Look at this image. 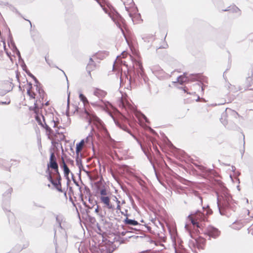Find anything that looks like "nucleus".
Here are the masks:
<instances>
[{
    "mask_svg": "<svg viewBox=\"0 0 253 253\" xmlns=\"http://www.w3.org/2000/svg\"><path fill=\"white\" fill-rule=\"evenodd\" d=\"M27 93L30 99H35L34 106L30 107V110L34 112L35 118L39 125L45 129V134L53 143L64 140L65 138L64 128L59 126V123L54 119V115L49 113L43 116L40 114L39 103L43 104V100L46 97L44 91L37 85L28 84Z\"/></svg>",
    "mask_w": 253,
    "mask_h": 253,
    "instance_id": "f257e3e1",
    "label": "nucleus"
},
{
    "mask_svg": "<svg viewBox=\"0 0 253 253\" xmlns=\"http://www.w3.org/2000/svg\"><path fill=\"white\" fill-rule=\"evenodd\" d=\"M47 170L50 169L54 170L55 173L53 176L51 173L48 176V179L54 185L55 188L59 192H62L61 186V177L58 169V165L54 152H51L50 155L49 161L47 165Z\"/></svg>",
    "mask_w": 253,
    "mask_h": 253,
    "instance_id": "f03ea898",
    "label": "nucleus"
},
{
    "mask_svg": "<svg viewBox=\"0 0 253 253\" xmlns=\"http://www.w3.org/2000/svg\"><path fill=\"white\" fill-rule=\"evenodd\" d=\"M97 189L100 195V200L101 202L104 205L105 208L108 209H113L114 207L111 203L110 198L107 196V192L105 187L97 186Z\"/></svg>",
    "mask_w": 253,
    "mask_h": 253,
    "instance_id": "7ed1b4c3",
    "label": "nucleus"
},
{
    "mask_svg": "<svg viewBox=\"0 0 253 253\" xmlns=\"http://www.w3.org/2000/svg\"><path fill=\"white\" fill-rule=\"evenodd\" d=\"M101 6L103 7V9L105 13H108L109 16L111 18L112 20L118 25V26L121 28L122 31L123 32V30L122 27H121V24L124 25V19H123L121 16L119 14L118 12L114 11H109V10L103 7L102 5L101 4Z\"/></svg>",
    "mask_w": 253,
    "mask_h": 253,
    "instance_id": "20e7f679",
    "label": "nucleus"
},
{
    "mask_svg": "<svg viewBox=\"0 0 253 253\" xmlns=\"http://www.w3.org/2000/svg\"><path fill=\"white\" fill-rule=\"evenodd\" d=\"M205 214V213L198 211L195 213L189 215L188 218L193 225L200 227V223L207 220V217Z\"/></svg>",
    "mask_w": 253,
    "mask_h": 253,
    "instance_id": "39448f33",
    "label": "nucleus"
},
{
    "mask_svg": "<svg viewBox=\"0 0 253 253\" xmlns=\"http://www.w3.org/2000/svg\"><path fill=\"white\" fill-rule=\"evenodd\" d=\"M93 94L102 101L107 96V92L99 87H94L93 89Z\"/></svg>",
    "mask_w": 253,
    "mask_h": 253,
    "instance_id": "423d86ee",
    "label": "nucleus"
},
{
    "mask_svg": "<svg viewBox=\"0 0 253 253\" xmlns=\"http://www.w3.org/2000/svg\"><path fill=\"white\" fill-rule=\"evenodd\" d=\"M220 233V231L217 228L209 226L207 229L206 234L210 237L216 238L219 236Z\"/></svg>",
    "mask_w": 253,
    "mask_h": 253,
    "instance_id": "0eeeda50",
    "label": "nucleus"
},
{
    "mask_svg": "<svg viewBox=\"0 0 253 253\" xmlns=\"http://www.w3.org/2000/svg\"><path fill=\"white\" fill-rule=\"evenodd\" d=\"M84 144L85 141L84 139L76 144V153L78 157L80 155H81V152L84 146Z\"/></svg>",
    "mask_w": 253,
    "mask_h": 253,
    "instance_id": "6e6552de",
    "label": "nucleus"
},
{
    "mask_svg": "<svg viewBox=\"0 0 253 253\" xmlns=\"http://www.w3.org/2000/svg\"><path fill=\"white\" fill-rule=\"evenodd\" d=\"M96 65L92 58H90L88 63L86 66V70L90 75L91 71L95 70Z\"/></svg>",
    "mask_w": 253,
    "mask_h": 253,
    "instance_id": "1a4fd4ad",
    "label": "nucleus"
},
{
    "mask_svg": "<svg viewBox=\"0 0 253 253\" xmlns=\"http://www.w3.org/2000/svg\"><path fill=\"white\" fill-rule=\"evenodd\" d=\"M10 84L9 83H2L0 85V89L2 93L5 94L10 91Z\"/></svg>",
    "mask_w": 253,
    "mask_h": 253,
    "instance_id": "9d476101",
    "label": "nucleus"
},
{
    "mask_svg": "<svg viewBox=\"0 0 253 253\" xmlns=\"http://www.w3.org/2000/svg\"><path fill=\"white\" fill-rule=\"evenodd\" d=\"M61 167L62 168L64 171V174L65 177L69 179V174L70 172V170L67 165L66 164L64 160L62 159V164L61 165Z\"/></svg>",
    "mask_w": 253,
    "mask_h": 253,
    "instance_id": "9b49d317",
    "label": "nucleus"
},
{
    "mask_svg": "<svg viewBox=\"0 0 253 253\" xmlns=\"http://www.w3.org/2000/svg\"><path fill=\"white\" fill-rule=\"evenodd\" d=\"M206 240L204 238H199L197 240V247L200 249H204L206 244Z\"/></svg>",
    "mask_w": 253,
    "mask_h": 253,
    "instance_id": "f8f14e48",
    "label": "nucleus"
},
{
    "mask_svg": "<svg viewBox=\"0 0 253 253\" xmlns=\"http://www.w3.org/2000/svg\"><path fill=\"white\" fill-rule=\"evenodd\" d=\"M125 222L126 224L130 225H137L138 224V222L134 220H132L126 218L125 219Z\"/></svg>",
    "mask_w": 253,
    "mask_h": 253,
    "instance_id": "ddd939ff",
    "label": "nucleus"
},
{
    "mask_svg": "<svg viewBox=\"0 0 253 253\" xmlns=\"http://www.w3.org/2000/svg\"><path fill=\"white\" fill-rule=\"evenodd\" d=\"M188 81V78L184 75L179 76L177 78V82L180 84L186 83Z\"/></svg>",
    "mask_w": 253,
    "mask_h": 253,
    "instance_id": "4468645a",
    "label": "nucleus"
},
{
    "mask_svg": "<svg viewBox=\"0 0 253 253\" xmlns=\"http://www.w3.org/2000/svg\"><path fill=\"white\" fill-rule=\"evenodd\" d=\"M243 226L244 225L242 223L237 221L232 224V228L236 230H239L241 229Z\"/></svg>",
    "mask_w": 253,
    "mask_h": 253,
    "instance_id": "2eb2a0df",
    "label": "nucleus"
},
{
    "mask_svg": "<svg viewBox=\"0 0 253 253\" xmlns=\"http://www.w3.org/2000/svg\"><path fill=\"white\" fill-rule=\"evenodd\" d=\"M80 99L85 104L88 103V100L86 97L83 94H81L79 96Z\"/></svg>",
    "mask_w": 253,
    "mask_h": 253,
    "instance_id": "dca6fc26",
    "label": "nucleus"
},
{
    "mask_svg": "<svg viewBox=\"0 0 253 253\" xmlns=\"http://www.w3.org/2000/svg\"><path fill=\"white\" fill-rule=\"evenodd\" d=\"M205 212H206V214L207 215H211L212 213V211H211V210L209 208H206L205 209H204V212L203 213H204Z\"/></svg>",
    "mask_w": 253,
    "mask_h": 253,
    "instance_id": "f3484780",
    "label": "nucleus"
},
{
    "mask_svg": "<svg viewBox=\"0 0 253 253\" xmlns=\"http://www.w3.org/2000/svg\"><path fill=\"white\" fill-rule=\"evenodd\" d=\"M86 113L89 116L91 119L96 120V119H98L97 117L94 114H90L87 112H86Z\"/></svg>",
    "mask_w": 253,
    "mask_h": 253,
    "instance_id": "a211bd4d",
    "label": "nucleus"
},
{
    "mask_svg": "<svg viewBox=\"0 0 253 253\" xmlns=\"http://www.w3.org/2000/svg\"><path fill=\"white\" fill-rule=\"evenodd\" d=\"M128 55V53L127 52L124 51L122 53V56L123 58H126Z\"/></svg>",
    "mask_w": 253,
    "mask_h": 253,
    "instance_id": "6ab92c4d",
    "label": "nucleus"
},
{
    "mask_svg": "<svg viewBox=\"0 0 253 253\" xmlns=\"http://www.w3.org/2000/svg\"><path fill=\"white\" fill-rule=\"evenodd\" d=\"M117 202H118V205H117V209L118 210H121V207L120 205V201L119 200H117Z\"/></svg>",
    "mask_w": 253,
    "mask_h": 253,
    "instance_id": "aec40b11",
    "label": "nucleus"
},
{
    "mask_svg": "<svg viewBox=\"0 0 253 253\" xmlns=\"http://www.w3.org/2000/svg\"><path fill=\"white\" fill-rule=\"evenodd\" d=\"M44 105H45V106H48L49 105V101H47L45 103H43V104H42V106H43Z\"/></svg>",
    "mask_w": 253,
    "mask_h": 253,
    "instance_id": "412c9836",
    "label": "nucleus"
},
{
    "mask_svg": "<svg viewBox=\"0 0 253 253\" xmlns=\"http://www.w3.org/2000/svg\"><path fill=\"white\" fill-rule=\"evenodd\" d=\"M121 63L125 66H127V65L126 64V62L125 61H121Z\"/></svg>",
    "mask_w": 253,
    "mask_h": 253,
    "instance_id": "4be33fe9",
    "label": "nucleus"
},
{
    "mask_svg": "<svg viewBox=\"0 0 253 253\" xmlns=\"http://www.w3.org/2000/svg\"><path fill=\"white\" fill-rule=\"evenodd\" d=\"M95 211L96 213H98L99 212V207L98 206H97V208L95 209Z\"/></svg>",
    "mask_w": 253,
    "mask_h": 253,
    "instance_id": "5701e85b",
    "label": "nucleus"
},
{
    "mask_svg": "<svg viewBox=\"0 0 253 253\" xmlns=\"http://www.w3.org/2000/svg\"><path fill=\"white\" fill-rule=\"evenodd\" d=\"M138 64L139 65V66L140 67V68L141 69V68H142V65L139 62H138Z\"/></svg>",
    "mask_w": 253,
    "mask_h": 253,
    "instance_id": "b1692460",
    "label": "nucleus"
},
{
    "mask_svg": "<svg viewBox=\"0 0 253 253\" xmlns=\"http://www.w3.org/2000/svg\"><path fill=\"white\" fill-rule=\"evenodd\" d=\"M69 101H70V99H69V95H68V105H69Z\"/></svg>",
    "mask_w": 253,
    "mask_h": 253,
    "instance_id": "393cba45",
    "label": "nucleus"
},
{
    "mask_svg": "<svg viewBox=\"0 0 253 253\" xmlns=\"http://www.w3.org/2000/svg\"><path fill=\"white\" fill-rule=\"evenodd\" d=\"M84 205L85 206V207L90 208L89 206H87L85 203H84Z\"/></svg>",
    "mask_w": 253,
    "mask_h": 253,
    "instance_id": "a878e982",
    "label": "nucleus"
},
{
    "mask_svg": "<svg viewBox=\"0 0 253 253\" xmlns=\"http://www.w3.org/2000/svg\"><path fill=\"white\" fill-rule=\"evenodd\" d=\"M183 90L184 91V92H186V90H185V88H183Z\"/></svg>",
    "mask_w": 253,
    "mask_h": 253,
    "instance_id": "bb28decb",
    "label": "nucleus"
},
{
    "mask_svg": "<svg viewBox=\"0 0 253 253\" xmlns=\"http://www.w3.org/2000/svg\"><path fill=\"white\" fill-rule=\"evenodd\" d=\"M99 183H100V182H98L96 183L97 185H98L99 184Z\"/></svg>",
    "mask_w": 253,
    "mask_h": 253,
    "instance_id": "cd10ccee",
    "label": "nucleus"
}]
</instances>
